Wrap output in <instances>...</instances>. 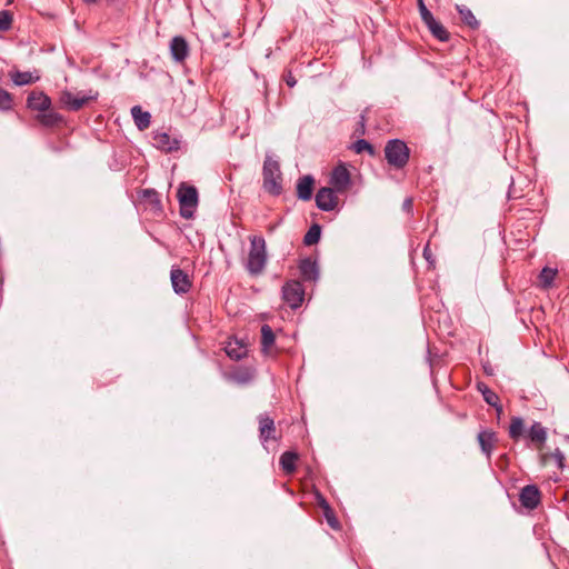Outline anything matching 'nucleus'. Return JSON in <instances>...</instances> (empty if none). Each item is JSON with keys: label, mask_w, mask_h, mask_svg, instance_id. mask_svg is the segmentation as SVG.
<instances>
[{"label": "nucleus", "mask_w": 569, "mask_h": 569, "mask_svg": "<svg viewBox=\"0 0 569 569\" xmlns=\"http://www.w3.org/2000/svg\"><path fill=\"white\" fill-rule=\"evenodd\" d=\"M320 507L323 509V513H326V505H329L326 499L321 498L319 502Z\"/></svg>", "instance_id": "79ce46f5"}, {"label": "nucleus", "mask_w": 569, "mask_h": 569, "mask_svg": "<svg viewBox=\"0 0 569 569\" xmlns=\"http://www.w3.org/2000/svg\"><path fill=\"white\" fill-rule=\"evenodd\" d=\"M12 14L7 11H0V31H7L11 28Z\"/></svg>", "instance_id": "473e14b6"}, {"label": "nucleus", "mask_w": 569, "mask_h": 569, "mask_svg": "<svg viewBox=\"0 0 569 569\" xmlns=\"http://www.w3.org/2000/svg\"><path fill=\"white\" fill-rule=\"evenodd\" d=\"M333 188H320L316 194V204L322 211H331L338 204V197Z\"/></svg>", "instance_id": "1a4fd4ad"}, {"label": "nucleus", "mask_w": 569, "mask_h": 569, "mask_svg": "<svg viewBox=\"0 0 569 569\" xmlns=\"http://www.w3.org/2000/svg\"><path fill=\"white\" fill-rule=\"evenodd\" d=\"M540 491L535 485L525 486L519 495L521 505L529 510H533L538 507L540 503Z\"/></svg>", "instance_id": "9b49d317"}, {"label": "nucleus", "mask_w": 569, "mask_h": 569, "mask_svg": "<svg viewBox=\"0 0 569 569\" xmlns=\"http://www.w3.org/2000/svg\"><path fill=\"white\" fill-rule=\"evenodd\" d=\"M365 122H366V117H365V114H361V116H360L361 133H363V132H365Z\"/></svg>", "instance_id": "ea45409f"}, {"label": "nucleus", "mask_w": 569, "mask_h": 569, "mask_svg": "<svg viewBox=\"0 0 569 569\" xmlns=\"http://www.w3.org/2000/svg\"><path fill=\"white\" fill-rule=\"evenodd\" d=\"M259 422V437L260 440L266 443L269 440H277V430L274 420L270 418L268 415H260L258 417Z\"/></svg>", "instance_id": "f8f14e48"}, {"label": "nucleus", "mask_w": 569, "mask_h": 569, "mask_svg": "<svg viewBox=\"0 0 569 569\" xmlns=\"http://www.w3.org/2000/svg\"><path fill=\"white\" fill-rule=\"evenodd\" d=\"M267 252L266 240L262 237L250 238V250L248 254L247 269L251 274H259L266 266Z\"/></svg>", "instance_id": "f03ea898"}, {"label": "nucleus", "mask_w": 569, "mask_h": 569, "mask_svg": "<svg viewBox=\"0 0 569 569\" xmlns=\"http://www.w3.org/2000/svg\"><path fill=\"white\" fill-rule=\"evenodd\" d=\"M143 197L147 198L152 204L160 208L161 202L159 199V194L156 190H153V189L143 190Z\"/></svg>", "instance_id": "72a5a7b5"}, {"label": "nucleus", "mask_w": 569, "mask_h": 569, "mask_svg": "<svg viewBox=\"0 0 569 569\" xmlns=\"http://www.w3.org/2000/svg\"><path fill=\"white\" fill-rule=\"evenodd\" d=\"M485 387H488V386H487V385H485V383H482V382H481V383H478V390H479L482 395H483V392H485Z\"/></svg>", "instance_id": "37998d69"}, {"label": "nucleus", "mask_w": 569, "mask_h": 569, "mask_svg": "<svg viewBox=\"0 0 569 569\" xmlns=\"http://www.w3.org/2000/svg\"><path fill=\"white\" fill-rule=\"evenodd\" d=\"M12 108V96L0 88V110H10Z\"/></svg>", "instance_id": "2f4dec72"}, {"label": "nucleus", "mask_w": 569, "mask_h": 569, "mask_svg": "<svg viewBox=\"0 0 569 569\" xmlns=\"http://www.w3.org/2000/svg\"><path fill=\"white\" fill-rule=\"evenodd\" d=\"M262 187L266 192L271 196H280L282 193V173L280 164L272 157L267 156L262 167Z\"/></svg>", "instance_id": "f257e3e1"}, {"label": "nucleus", "mask_w": 569, "mask_h": 569, "mask_svg": "<svg viewBox=\"0 0 569 569\" xmlns=\"http://www.w3.org/2000/svg\"><path fill=\"white\" fill-rule=\"evenodd\" d=\"M131 114L139 130H144L150 126L151 116L148 111H143L140 106L132 107Z\"/></svg>", "instance_id": "aec40b11"}, {"label": "nucleus", "mask_w": 569, "mask_h": 569, "mask_svg": "<svg viewBox=\"0 0 569 569\" xmlns=\"http://www.w3.org/2000/svg\"><path fill=\"white\" fill-rule=\"evenodd\" d=\"M528 437L537 445L538 449H541L547 440V430L540 422H535L528 432Z\"/></svg>", "instance_id": "6ab92c4d"}, {"label": "nucleus", "mask_w": 569, "mask_h": 569, "mask_svg": "<svg viewBox=\"0 0 569 569\" xmlns=\"http://www.w3.org/2000/svg\"><path fill=\"white\" fill-rule=\"evenodd\" d=\"M423 257L426 258V260L430 261L431 260V252H430V248H429V244H427L423 249Z\"/></svg>", "instance_id": "58836bf2"}, {"label": "nucleus", "mask_w": 569, "mask_h": 569, "mask_svg": "<svg viewBox=\"0 0 569 569\" xmlns=\"http://www.w3.org/2000/svg\"><path fill=\"white\" fill-rule=\"evenodd\" d=\"M320 507L323 509V513H326V505H329L326 499L321 498L319 502Z\"/></svg>", "instance_id": "a19ab883"}, {"label": "nucleus", "mask_w": 569, "mask_h": 569, "mask_svg": "<svg viewBox=\"0 0 569 569\" xmlns=\"http://www.w3.org/2000/svg\"><path fill=\"white\" fill-rule=\"evenodd\" d=\"M426 26L432 33L435 38H437L440 41H447L449 39V32L446 30V28L437 21L435 18L427 22Z\"/></svg>", "instance_id": "a878e982"}, {"label": "nucleus", "mask_w": 569, "mask_h": 569, "mask_svg": "<svg viewBox=\"0 0 569 569\" xmlns=\"http://www.w3.org/2000/svg\"><path fill=\"white\" fill-rule=\"evenodd\" d=\"M477 439L481 451L487 456L488 459H490L495 446L498 441L496 432L491 430H481L478 433Z\"/></svg>", "instance_id": "4468645a"}, {"label": "nucleus", "mask_w": 569, "mask_h": 569, "mask_svg": "<svg viewBox=\"0 0 569 569\" xmlns=\"http://www.w3.org/2000/svg\"><path fill=\"white\" fill-rule=\"evenodd\" d=\"M418 7H419V12H420L421 19L425 23H427L433 19L432 13L427 9V7L423 3V0H418Z\"/></svg>", "instance_id": "c9c22d12"}, {"label": "nucleus", "mask_w": 569, "mask_h": 569, "mask_svg": "<svg viewBox=\"0 0 569 569\" xmlns=\"http://www.w3.org/2000/svg\"><path fill=\"white\" fill-rule=\"evenodd\" d=\"M27 106L40 113L51 108V99L43 92L33 91L28 96Z\"/></svg>", "instance_id": "ddd939ff"}, {"label": "nucleus", "mask_w": 569, "mask_h": 569, "mask_svg": "<svg viewBox=\"0 0 569 569\" xmlns=\"http://www.w3.org/2000/svg\"><path fill=\"white\" fill-rule=\"evenodd\" d=\"M321 228L319 224H312L303 237V243L306 246L316 244L320 240Z\"/></svg>", "instance_id": "cd10ccee"}, {"label": "nucleus", "mask_w": 569, "mask_h": 569, "mask_svg": "<svg viewBox=\"0 0 569 569\" xmlns=\"http://www.w3.org/2000/svg\"><path fill=\"white\" fill-rule=\"evenodd\" d=\"M350 172L345 164L337 166L330 177V184L337 192H345L350 186Z\"/></svg>", "instance_id": "9d476101"}, {"label": "nucleus", "mask_w": 569, "mask_h": 569, "mask_svg": "<svg viewBox=\"0 0 569 569\" xmlns=\"http://www.w3.org/2000/svg\"><path fill=\"white\" fill-rule=\"evenodd\" d=\"M298 455L293 451H286L280 457V466L287 475H291L296 471V462Z\"/></svg>", "instance_id": "412c9836"}, {"label": "nucleus", "mask_w": 569, "mask_h": 569, "mask_svg": "<svg viewBox=\"0 0 569 569\" xmlns=\"http://www.w3.org/2000/svg\"><path fill=\"white\" fill-rule=\"evenodd\" d=\"M170 52L177 62H182L189 54V46L183 37L177 36L170 42Z\"/></svg>", "instance_id": "2eb2a0df"}, {"label": "nucleus", "mask_w": 569, "mask_h": 569, "mask_svg": "<svg viewBox=\"0 0 569 569\" xmlns=\"http://www.w3.org/2000/svg\"><path fill=\"white\" fill-rule=\"evenodd\" d=\"M283 300L292 308L296 309L301 306L305 298V288L300 281L292 280L282 287Z\"/></svg>", "instance_id": "423d86ee"}, {"label": "nucleus", "mask_w": 569, "mask_h": 569, "mask_svg": "<svg viewBox=\"0 0 569 569\" xmlns=\"http://www.w3.org/2000/svg\"><path fill=\"white\" fill-rule=\"evenodd\" d=\"M456 9L458 10L460 18L466 26L471 29H478L479 21L476 19L475 14L468 7L463 4H457Z\"/></svg>", "instance_id": "5701e85b"}, {"label": "nucleus", "mask_w": 569, "mask_h": 569, "mask_svg": "<svg viewBox=\"0 0 569 569\" xmlns=\"http://www.w3.org/2000/svg\"><path fill=\"white\" fill-rule=\"evenodd\" d=\"M10 78L16 86H26L39 80V76L33 77L29 71H14L10 73Z\"/></svg>", "instance_id": "393cba45"}, {"label": "nucleus", "mask_w": 569, "mask_h": 569, "mask_svg": "<svg viewBox=\"0 0 569 569\" xmlns=\"http://www.w3.org/2000/svg\"><path fill=\"white\" fill-rule=\"evenodd\" d=\"M558 273V270L557 269H553V268H549V267H545L539 276H538V280H539V286L542 288V289H549L552 287L553 284V280L556 278Z\"/></svg>", "instance_id": "b1692460"}, {"label": "nucleus", "mask_w": 569, "mask_h": 569, "mask_svg": "<svg viewBox=\"0 0 569 569\" xmlns=\"http://www.w3.org/2000/svg\"><path fill=\"white\" fill-rule=\"evenodd\" d=\"M177 196L180 206V216L184 219L193 218L199 200L196 187L181 183Z\"/></svg>", "instance_id": "20e7f679"}, {"label": "nucleus", "mask_w": 569, "mask_h": 569, "mask_svg": "<svg viewBox=\"0 0 569 569\" xmlns=\"http://www.w3.org/2000/svg\"><path fill=\"white\" fill-rule=\"evenodd\" d=\"M315 179L311 176H303L297 182V196L300 200L308 201L312 197Z\"/></svg>", "instance_id": "dca6fc26"}, {"label": "nucleus", "mask_w": 569, "mask_h": 569, "mask_svg": "<svg viewBox=\"0 0 569 569\" xmlns=\"http://www.w3.org/2000/svg\"><path fill=\"white\" fill-rule=\"evenodd\" d=\"M325 517H326V520L328 522V525L333 528V529H337L339 528V521L337 520V518L335 517L333 515V511L332 509L330 508L329 505H326V513H325Z\"/></svg>", "instance_id": "f704fd0d"}, {"label": "nucleus", "mask_w": 569, "mask_h": 569, "mask_svg": "<svg viewBox=\"0 0 569 569\" xmlns=\"http://www.w3.org/2000/svg\"><path fill=\"white\" fill-rule=\"evenodd\" d=\"M98 98V92L89 93H72L71 91L64 90L60 93V103L70 111H78L82 109L88 102L96 100Z\"/></svg>", "instance_id": "39448f33"}, {"label": "nucleus", "mask_w": 569, "mask_h": 569, "mask_svg": "<svg viewBox=\"0 0 569 569\" xmlns=\"http://www.w3.org/2000/svg\"><path fill=\"white\" fill-rule=\"evenodd\" d=\"M226 353L231 359L240 360L246 356L247 350H246V347L242 345H238V343L233 345V343L229 342L226 347Z\"/></svg>", "instance_id": "c85d7f7f"}, {"label": "nucleus", "mask_w": 569, "mask_h": 569, "mask_svg": "<svg viewBox=\"0 0 569 569\" xmlns=\"http://www.w3.org/2000/svg\"><path fill=\"white\" fill-rule=\"evenodd\" d=\"M37 120L44 127H53L62 121V117L50 108L48 111L40 112Z\"/></svg>", "instance_id": "4be33fe9"}, {"label": "nucleus", "mask_w": 569, "mask_h": 569, "mask_svg": "<svg viewBox=\"0 0 569 569\" xmlns=\"http://www.w3.org/2000/svg\"><path fill=\"white\" fill-rule=\"evenodd\" d=\"M260 332H261V351L264 355H270L271 349L274 346L276 335L269 325H263L261 327Z\"/></svg>", "instance_id": "f3484780"}, {"label": "nucleus", "mask_w": 569, "mask_h": 569, "mask_svg": "<svg viewBox=\"0 0 569 569\" xmlns=\"http://www.w3.org/2000/svg\"><path fill=\"white\" fill-rule=\"evenodd\" d=\"M385 157L391 167L402 169L409 161L410 150L402 140L393 139L387 142Z\"/></svg>", "instance_id": "7ed1b4c3"}, {"label": "nucleus", "mask_w": 569, "mask_h": 569, "mask_svg": "<svg viewBox=\"0 0 569 569\" xmlns=\"http://www.w3.org/2000/svg\"><path fill=\"white\" fill-rule=\"evenodd\" d=\"M170 280L172 289L177 295L187 293L191 287L192 281L187 272L178 267H172L170 271Z\"/></svg>", "instance_id": "0eeeda50"}, {"label": "nucleus", "mask_w": 569, "mask_h": 569, "mask_svg": "<svg viewBox=\"0 0 569 569\" xmlns=\"http://www.w3.org/2000/svg\"><path fill=\"white\" fill-rule=\"evenodd\" d=\"M153 146L166 152H172L180 148V140L171 137L167 131L157 130L152 136Z\"/></svg>", "instance_id": "6e6552de"}, {"label": "nucleus", "mask_w": 569, "mask_h": 569, "mask_svg": "<svg viewBox=\"0 0 569 569\" xmlns=\"http://www.w3.org/2000/svg\"><path fill=\"white\" fill-rule=\"evenodd\" d=\"M352 149L356 153H362V152L367 151L371 156L375 154L373 146L365 139L357 140L353 143Z\"/></svg>", "instance_id": "7c9ffc66"}, {"label": "nucleus", "mask_w": 569, "mask_h": 569, "mask_svg": "<svg viewBox=\"0 0 569 569\" xmlns=\"http://www.w3.org/2000/svg\"><path fill=\"white\" fill-rule=\"evenodd\" d=\"M284 80H286V83H287L290 88L295 87V86H296V83H297V80L295 79V77L292 76V73H291V72H288V73H287V76H286Z\"/></svg>", "instance_id": "4c0bfd02"}, {"label": "nucleus", "mask_w": 569, "mask_h": 569, "mask_svg": "<svg viewBox=\"0 0 569 569\" xmlns=\"http://www.w3.org/2000/svg\"><path fill=\"white\" fill-rule=\"evenodd\" d=\"M301 277L306 281H315L318 278V266L311 259H303L299 264Z\"/></svg>", "instance_id": "a211bd4d"}, {"label": "nucleus", "mask_w": 569, "mask_h": 569, "mask_svg": "<svg viewBox=\"0 0 569 569\" xmlns=\"http://www.w3.org/2000/svg\"><path fill=\"white\" fill-rule=\"evenodd\" d=\"M483 399L488 405L495 407L498 413L502 411V407L499 405L498 395L495 391H492L489 387H485Z\"/></svg>", "instance_id": "c756f323"}, {"label": "nucleus", "mask_w": 569, "mask_h": 569, "mask_svg": "<svg viewBox=\"0 0 569 569\" xmlns=\"http://www.w3.org/2000/svg\"><path fill=\"white\" fill-rule=\"evenodd\" d=\"M552 457L555 458V460L557 461L559 468H562L563 467V460H565V456L563 453L557 449L553 453H552Z\"/></svg>", "instance_id": "e433bc0d"}, {"label": "nucleus", "mask_w": 569, "mask_h": 569, "mask_svg": "<svg viewBox=\"0 0 569 569\" xmlns=\"http://www.w3.org/2000/svg\"><path fill=\"white\" fill-rule=\"evenodd\" d=\"M525 431V423L522 418L513 417L509 426V436L512 440L517 441Z\"/></svg>", "instance_id": "bb28decb"}]
</instances>
